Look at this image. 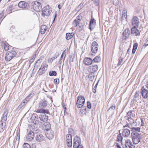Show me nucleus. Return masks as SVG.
Instances as JSON below:
<instances>
[{
	"instance_id": "1",
	"label": "nucleus",
	"mask_w": 148,
	"mask_h": 148,
	"mask_svg": "<svg viewBox=\"0 0 148 148\" xmlns=\"http://www.w3.org/2000/svg\"><path fill=\"white\" fill-rule=\"evenodd\" d=\"M36 112L40 113L39 115V118L41 121L45 122L48 120V116L46 115L45 113L48 114L49 113V112L48 110H46L42 108L38 109Z\"/></svg>"
},
{
	"instance_id": "2",
	"label": "nucleus",
	"mask_w": 148,
	"mask_h": 148,
	"mask_svg": "<svg viewBox=\"0 0 148 148\" xmlns=\"http://www.w3.org/2000/svg\"><path fill=\"white\" fill-rule=\"evenodd\" d=\"M42 9V15L43 17H45V16H49L52 11L51 8L48 5L44 7Z\"/></svg>"
},
{
	"instance_id": "3",
	"label": "nucleus",
	"mask_w": 148,
	"mask_h": 148,
	"mask_svg": "<svg viewBox=\"0 0 148 148\" xmlns=\"http://www.w3.org/2000/svg\"><path fill=\"white\" fill-rule=\"evenodd\" d=\"M85 99L84 97L82 95H79L77 100L76 105L78 108H81L84 105Z\"/></svg>"
},
{
	"instance_id": "4",
	"label": "nucleus",
	"mask_w": 148,
	"mask_h": 148,
	"mask_svg": "<svg viewBox=\"0 0 148 148\" xmlns=\"http://www.w3.org/2000/svg\"><path fill=\"white\" fill-rule=\"evenodd\" d=\"M16 52L14 51H8L6 53L5 60L7 61H10L16 56Z\"/></svg>"
},
{
	"instance_id": "5",
	"label": "nucleus",
	"mask_w": 148,
	"mask_h": 148,
	"mask_svg": "<svg viewBox=\"0 0 148 148\" xmlns=\"http://www.w3.org/2000/svg\"><path fill=\"white\" fill-rule=\"evenodd\" d=\"M131 136L132 142L135 145L138 144L142 138L141 135L140 134H136L134 135H132Z\"/></svg>"
},
{
	"instance_id": "6",
	"label": "nucleus",
	"mask_w": 148,
	"mask_h": 148,
	"mask_svg": "<svg viewBox=\"0 0 148 148\" xmlns=\"http://www.w3.org/2000/svg\"><path fill=\"white\" fill-rule=\"evenodd\" d=\"M32 8L35 11L38 12L42 9L40 3L38 1H34L32 3Z\"/></svg>"
},
{
	"instance_id": "7",
	"label": "nucleus",
	"mask_w": 148,
	"mask_h": 148,
	"mask_svg": "<svg viewBox=\"0 0 148 148\" xmlns=\"http://www.w3.org/2000/svg\"><path fill=\"white\" fill-rule=\"evenodd\" d=\"M32 120L33 123L35 125H40L42 122L41 121H39L38 115L34 113L32 115Z\"/></svg>"
},
{
	"instance_id": "8",
	"label": "nucleus",
	"mask_w": 148,
	"mask_h": 148,
	"mask_svg": "<svg viewBox=\"0 0 148 148\" xmlns=\"http://www.w3.org/2000/svg\"><path fill=\"white\" fill-rule=\"evenodd\" d=\"M66 141L67 146L69 147H71L72 146V136L71 134L67 135L66 138Z\"/></svg>"
},
{
	"instance_id": "9",
	"label": "nucleus",
	"mask_w": 148,
	"mask_h": 148,
	"mask_svg": "<svg viewBox=\"0 0 148 148\" xmlns=\"http://www.w3.org/2000/svg\"><path fill=\"white\" fill-rule=\"evenodd\" d=\"M98 44L95 41L93 42L91 46L92 52L94 53H96L98 49Z\"/></svg>"
},
{
	"instance_id": "10",
	"label": "nucleus",
	"mask_w": 148,
	"mask_h": 148,
	"mask_svg": "<svg viewBox=\"0 0 148 148\" xmlns=\"http://www.w3.org/2000/svg\"><path fill=\"white\" fill-rule=\"evenodd\" d=\"M131 21L133 27H138L139 19L137 16H133L132 19Z\"/></svg>"
},
{
	"instance_id": "11",
	"label": "nucleus",
	"mask_w": 148,
	"mask_h": 148,
	"mask_svg": "<svg viewBox=\"0 0 148 148\" xmlns=\"http://www.w3.org/2000/svg\"><path fill=\"white\" fill-rule=\"evenodd\" d=\"M138 27H133L131 29V33L134 36H139L140 35V32L137 29Z\"/></svg>"
},
{
	"instance_id": "12",
	"label": "nucleus",
	"mask_w": 148,
	"mask_h": 148,
	"mask_svg": "<svg viewBox=\"0 0 148 148\" xmlns=\"http://www.w3.org/2000/svg\"><path fill=\"white\" fill-rule=\"evenodd\" d=\"M130 33V30L129 28H127L125 30L123 34V39L125 40L129 37Z\"/></svg>"
},
{
	"instance_id": "13",
	"label": "nucleus",
	"mask_w": 148,
	"mask_h": 148,
	"mask_svg": "<svg viewBox=\"0 0 148 148\" xmlns=\"http://www.w3.org/2000/svg\"><path fill=\"white\" fill-rule=\"evenodd\" d=\"M141 93L143 97L146 99L148 97V90L143 87L141 89Z\"/></svg>"
},
{
	"instance_id": "14",
	"label": "nucleus",
	"mask_w": 148,
	"mask_h": 148,
	"mask_svg": "<svg viewBox=\"0 0 148 148\" xmlns=\"http://www.w3.org/2000/svg\"><path fill=\"white\" fill-rule=\"evenodd\" d=\"M47 70V66H41L40 68L39 69V70L38 71V74L39 75H41L44 74L46 70Z\"/></svg>"
},
{
	"instance_id": "15",
	"label": "nucleus",
	"mask_w": 148,
	"mask_h": 148,
	"mask_svg": "<svg viewBox=\"0 0 148 148\" xmlns=\"http://www.w3.org/2000/svg\"><path fill=\"white\" fill-rule=\"evenodd\" d=\"M19 7L23 9H25L28 7V4L27 3L24 1H21L18 4Z\"/></svg>"
},
{
	"instance_id": "16",
	"label": "nucleus",
	"mask_w": 148,
	"mask_h": 148,
	"mask_svg": "<svg viewBox=\"0 0 148 148\" xmlns=\"http://www.w3.org/2000/svg\"><path fill=\"white\" fill-rule=\"evenodd\" d=\"M131 131L132 132L131 135H134L136 134H139L138 132H140V128L139 127H130Z\"/></svg>"
},
{
	"instance_id": "17",
	"label": "nucleus",
	"mask_w": 148,
	"mask_h": 148,
	"mask_svg": "<svg viewBox=\"0 0 148 148\" xmlns=\"http://www.w3.org/2000/svg\"><path fill=\"white\" fill-rule=\"evenodd\" d=\"M93 60L90 58L86 57L84 60V64L86 65L89 66L91 65L92 63Z\"/></svg>"
},
{
	"instance_id": "18",
	"label": "nucleus",
	"mask_w": 148,
	"mask_h": 148,
	"mask_svg": "<svg viewBox=\"0 0 148 148\" xmlns=\"http://www.w3.org/2000/svg\"><path fill=\"white\" fill-rule=\"evenodd\" d=\"M54 135V132L52 130L47 132L45 133L46 137L49 140L52 139Z\"/></svg>"
},
{
	"instance_id": "19",
	"label": "nucleus",
	"mask_w": 148,
	"mask_h": 148,
	"mask_svg": "<svg viewBox=\"0 0 148 148\" xmlns=\"http://www.w3.org/2000/svg\"><path fill=\"white\" fill-rule=\"evenodd\" d=\"M47 101L46 100H42L40 101L38 104V109H40V108H45L47 106Z\"/></svg>"
},
{
	"instance_id": "20",
	"label": "nucleus",
	"mask_w": 148,
	"mask_h": 148,
	"mask_svg": "<svg viewBox=\"0 0 148 148\" xmlns=\"http://www.w3.org/2000/svg\"><path fill=\"white\" fill-rule=\"evenodd\" d=\"M98 69V67L97 65H92L89 67L88 71L90 73H94Z\"/></svg>"
},
{
	"instance_id": "21",
	"label": "nucleus",
	"mask_w": 148,
	"mask_h": 148,
	"mask_svg": "<svg viewBox=\"0 0 148 148\" xmlns=\"http://www.w3.org/2000/svg\"><path fill=\"white\" fill-rule=\"evenodd\" d=\"M33 132L30 131L29 132L26 136V138L29 141H31L33 139L34 137Z\"/></svg>"
},
{
	"instance_id": "22",
	"label": "nucleus",
	"mask_w": 148,
	"mask_h": 148,
	"mask_svg": "<svg viewBox=\"0 0 148 148\" xmlns=\"http://www.w3.org/2000/svg\"><path fill=\"white\" fill-rule=\"evenodd\" d=\"M44 137L43 135L40 134H38L36 136V139L38 142H41L44 140Z\"/></svg>"
},
{
	"instance_id": "23",
	"label": "nucleus",
	"mask_w": 148,
	"mask_h": 148,
	"mask_svg": "<svg viewBox=\"0 0 148 148\" xmlns=\"http://www.w3.org/2000/svg\"><path fill=\"white\" fill-rule=\"evenodd\" d=\"M51 125L50 123L49 122H45L43 126V130H48L50 129Z\"/></svg>"
},
{
	"instance_id": "24",
	"label": "nucleus",
	"mask_w": 148,
	"mask_h": 148,
	"mask_svg": "<svg viewBox=\"0 0 148 148\" xmlns=\"http://www.w3.org/2000/svg\"><path fill=\"white\" fill-rule=\"evenodd\" d=\"M8 113L7 110H5L4 111L3 115V118L1 121V122H3L6 123L7 119V116Z\"/></svg>"
},
{
	"instance_id": "25",
	"label": "nucleus",
	"mask_w": 148,
	"mask_h": 148,
	"mask_svg": "<svg viewBox=\"0 0 148 148\" xmlns=\"http://www.w3.org/2000/svg\"><path fill=\"white\" fill-rule=\"evenodd\" d=\"M122 132V136L124 137H128L130 134V130L128 129H123Z\"/></svg>"
},
{
	"instance_id": "26",
	"label": "nucleus",
	"mask_w": 148,
	"mask_h": 148,
	"mask_svg": "<svg viewBox=\"0 0 148 148\" xmlns=\"http://www.w3.org/2000/svg\"><path fill=\"white\" fill-rule=\"evenodd\" d=\"M47 29V27L45 25H42L40 27V32L41 34H45Z\"/></svg>"
},
{
	"instance_id": "27",
	"label": "nucleus",
	"mask_w": 148,
	"mask_h": 148,
	"mask_svg": "<svg viewBox=\"0 0 148 148\" xmlns=\"http://www.w3.org/2000/svg\"><path fill=\"white\" fill-rule=\"evenodd\" d=\"M133 111L130 110L127 112L125 117H127V119L130 120V119L133 117V115L132 114Z\"/></svg>"
},
{
	"instance_id": "28",
	"label": "nucleus",
	"mask_w": 148,
	"mask_h": 148,
	"mask_svg": "<svg viewBox=\"0 0 148 148\" xmlns=\"http://www.w3.org/2000/svg\"><path fill=\"white\" fill-rule=\"evenodd\" d=\"M95 23L94 22V19H92L90 20V23L89 25V27L90 30H91V29H92L95 26Z\"/></svg>"
},
{
	"instance_id": "29",
	"label": "nucleus",
	"mask_w": 148,
	"mask_h": 148,
	"mask_svg": "<svg viewBox=\"0 0 148 148\" xmlns=\"http://www.w3.org/2000/svg\"><path fill=\"white\" fill-rule=\"evenodd\" d=\"M74 34H73V33H66V38L68 40L71 38H72L73 35Z\"/></svg>"
},
{
	"instance_id": "30",
	"label": "nucleus",
	"mask_w": 148,
	"mask_h": 148,
	"mask_svg": "<svg viewBox=\"0 0 148 148\" xmlns=\"http://www.w3.org/2000/svg\"><path fill=\"white\" fill-rule=\"evenodd\" d=\"M123 138V137L121 136V134L120 133H119L117 136L116 141L119 142H121L122 143Z\"/></svg>"
},
{
	"instance_id": "31",
	"label": "nucleus",
	"mask_w": 148,
	"mask_h": 148,
	"mask_svg": "<svg viewBox=\"0 0 148 148\" xmlns=\"http://www.w3.org/2000/svg\"><path fill=\"white\" fill-rule=\"evenodd\" d=\"M1 123H0V131H3L5 128L6 123H5L3 122H1Z\"/></svg>"
},
{
	"instance_id": "32",
	"label": "nucleus",
	"mask_w": 148,
	"mask_h": 148,
	"mask_svg": "<svg viewBox=\"0 0 148 148\" xmlns=\"http://www.w3.org/2000/svg\"><path fill=\"white\" fill-rule=\"evenodd\" d=\"M131 141L129 139H127L125 140V146L126 148L127 147V146H129V145H130V144H131Z\"/></svg>"
},
{
	"instance_id": "33",
	"label": "nucleus",
	"mask_w": 148,
	"mask_h": 148,
	"mask_svg": "<svg viewBox=\"0 0 148 148\" xmlns=\"http://www.w3.org/2000/svg\"><path fill=\"white\" fill-rule=\"evenodd\" d=\"M94 73H90L88 75V78L90 81H92L94 79Z\"/></svg>"
},
{
	"instance_id": "34",
	"label": "nucleus",
	"mask_w": 148,
	"mask_h": 148,
	"mask_svg": "<svg viewBox=\"0 0 148 148\" xmlns=\"http://www.w3.org/2000/svg\"><path fill=\"white\" fill-rule=\"evenodd\" d=\"M3 45H3L5 50V51H7L9 49V45L7 43H2Z\"/></svg>"
},
{
	"instance_id": "35",
	"label": "nucleus",
	"mask_w": 148,
	"mask_h": 148,
	"mask_svg": "<svg viewBox=\"0 0 148 148\" xmlns=\"http://www.w3.org/2000/svg\"><path fill=\"white\" fill-rule=\"evenodd\" d=\"M101 58L100 56L96 57L93 59L94 61L96 62H99L101 61Z\"/></svg>"
},
{
	"instance_id": "36",
	"label": "nucleus",
	"mask_w": 148,
	"mask_h": 148,
	"mask_svg": "<svg viewBox=\"0 0 148 148\" xmlns=\"http://www.w3.org/2000/svg\"><path fill=\"white\" fill-rule=\"evenodd\" d=\"M73 142H76L77 143H81V139L80 138H79L77 136H76L73 140Z\"/></svg>"
},
{
	"instance_id": "37",
	"label": "nucleus",
	"mask_w": 148,
	"mask_h": 148,
	"mask_svg": "<svg viewBox=\"0 0 148 148\" xmlns=\"http://www.w3.org/2000/svg\"><path fill=\"white\" fill-rule=\"evenodd\" d=\"M80 22L75 19L73 23V25L75 27H76L79 24Z\"/></svg>"
},
{
	"instance_id": "38",
	"label": "nucleus",
	"mask_w": 148,
	"mask_h": 148,
	"mask_svg": "<svg viewBox=\"0 0 148 148\" xmlns=\"http://www.w3.org/2000/svg\"><path fill=\"white\" fill-rule=\"evenodd\" d=\"M116 108L114 104L112 105L109 108V109L108 110V111H110L113 112Z\"/></svg>"
},
{
	"instance_id": "39",
	"label": "nucleus",
	"mask_w": 148,
	"mask_h": 148,
	"mask_svg": "<svg viewBox=\"0 0 148 148\" xmlns=\"http://www.w3.org/2000/svg\"><path fill=\"white\" fill-rule=\"evenodd\" d=\"M57 75V73L55 71H50L49 73V75L51 76H56Z\"/></svg>"
},
{
	"instance_id": "40",
	"label": "nucleus",
	"mask_w": 148,
	"mask_h": 148,
	"mask_svg": "<svg viewBox=\"0 0 148 148\" xmlns=\"http://www.w3.org/2000/svg\"><path fill=\"white\" fill-rule=\"evenodd\" d=\"M127 14H122V16L121 17V21H123V20H126L127 21V16H126Z\"/></svg>"
},
{
	"instance_id": "41",
	"label": "nucleus",
	"mask_w": 148,
	"mask_h": 148,
	"mask_svg": "<svg viewBox=\"0 0 148 148\" xmlns=\"http://www.w3.org/2000/svg\"><path fill=\"white\" fill-rule=\"evenodd\" d=\"M119 58V62L117 64V66H119L121 65V63L123 62V58ZM123 64H122V65Z\"/></svg>"
},
{
	"instance_id": "42",
	"label": "nucleus",
	"mask_w": 148,
	"mask_h": 148,
	"mask_svg": "<svg viewBox=\"0 0 148 148\" xmlns=\"http://www.w3.org/2000/svg\"><path fill=\"white\" fill-rule=\"evenodd\" d=\"M23 148H31L30 145L27 143H24L23 145Z\"/></svg>"
},
{
	"instance_id": "43",
	"label": "nucleus",
	"mask_w": 148,
	"mask_h": 148,
	"mask_svg": "<svg viewBox=\"0 0 148 148\" xmlns=\"http://www.w3.org/2000/svg\"><path fill=\"white\" fill-rule=\"evenodd\" d=\"M73 147L74 148H77V147L79 146L80 144H81V143H77L76 142H73Z\"/></svg>"
},
{
	"instance_id": "44",
	"label": "nucleus",
	"mask_w": 148,
	"mask_h": 148,
	"mask_svg": "<svg viewBox=\"0 0 148 148\" xmlns=\"http://www.w3.org/2000/svg\"><path fill=\"white\" fill-rule=\"evenodd\" d=\"M92 1L96 6H98L99 5V0H92Z\"/></svg>"
},
{
	"instance_id": "45",
	"label": "nucleus",
	"mask_w": 148,
	"mask_h": 148,
	"mask_svg": "<svg viewBox=\"0 0 148 148\" xmlns=\"http://www.w3.org/2000/svg\"><path fill=\"white\" fill-rule=\"evenodd\" d=\"M28 101V98H25L23 100L21 103L23 104L24 105H25L27 102Z\"/></svg>"
},
{
	"instance_id": "46",
	"label": "nucleus",
	"mask_w": 148,
	"mask_h": 148,
	"mask_svg": "<svg viewBox=\"0 0 148 148\" xmlns=\"http://www.w3.org/2000/svg\"><path fill=\"white\" fill-rule=\"evenodd\" d=\"M64 55V52H63L61 56V57L59 62V63L60 64H61V63L62 62V59Z\"/></svg>"
},
{
	"instance_id": "47",
	"label": "nucleus",
	"mask_w": 148,
	"mask_h": 148,
	"mask_svg": "<svg viewBox=\"0 0 148 148\" xmlns=\"http://www.w3.org/2000/svg\"><path fill=\"white\" fill-rule=\"evenodd\" d=\"M138 46V44L137 43H135L133 46V48L132 49L136 50L137 49Z\"/></svg>"
},
{
	"instance_id": "48",
	"label": "nucleus",
	"mask_w": 148,
	"mask_h": 148,
	"mask_svg": "<svg viewBox=\"0 0 148 148\" xmlns=\"http://www.w3.org/2000/svg\"><path fill=\"white\" fill-rule=\"evenodd\" d=\"M99 80L97 82V83L96 84L95 86L94 87V88H93V92L94 93H95L96 92V89L97 88V85L98 84V83L99 82Z\"/></svg>"
},
{
	"instance_id": "49",
	"label": "nucleus",
	"mask_w": 148,
	"mask_h": 148,
	"mask_svg": "<svg viewBox=\"0 0 148 148\" xmlns=\"http://www.w3.org/2000/svg\"><path fill=\"white\" fill-rule=\"evenodd\" d=\"M82 19V16L79 15L75 19L77 21H79L80 22L81 21V20Z\"/></svg>"
},
{
	"instance_id": "50",
	"label": "nucleus",
	"mask_w": 148,
	"mask_h": 148,
	"mask_svg": "<svg viewBox=\"0 0 148 148\" xmlns=\"http://www.w3.org/2000/svg\"><path fill=\"white\" fill-rule=\"evenodd\" d=\"M87 107L89 109H90L91 108V105L90 102L88 101L87 102Z\"/></svg>"
},
{
	"instance_id": "51",
	"label": "nucleus",
	"mask_w": 148,
	"mask_h": 148,
	"mask_svg": "<svg viewBox=\"0 0 148 148\" xmlns=\"http://www.w3.org/2000/svg\"><path fill=\"white\" fill-rule=\"evenodd\" d=\"M54 82L56 84H58L59 83V80L58 79H54Z\"/></svg>"
},
{
	"instance_id": "52",
	"label": "nucleus",
	"mask_w": 148,
	"mask_h": 148,
	"mask_svg": "<svg viewBox=\"0 0 148 148\" xmlns=\"http://www.w3.org/2000/svg\"><path fill=\"white\" fill-rule=\"evenodd\" d=\"M139 97V94L138 92H136L134 95L135 98H138Z\"/></svg>"
},
{
	"instance_id": "53",
	"label": "nucleus",
	"mask_w": 148,
	"mask_h": 148,
	"mask_svg": "<svg viewBox=\"0 0 148 148\" xmlns=\"http://www.w3.org/2000/svg\"><path fill=\"white\" fill-rule=\"evenodd\" d=\"M86 106H84L83 107L82 109H81L80 110V112H81L82 111H84V112H85L86 113Z\"/></svg>"
},
{
	"instance_id": "54",
	"label": "nucleus",
	"mask_w": 148,
	"mask_h": 148,
	"mask_svg": "<svg viewBox=\"0 0 148 148\" xmlns=\"http://www.w3.org/2000/svg\"><path fill=\"white\" fill-rule=\"evenodd\" d=\"M128 121H129L130 123L131 124H132L134 123V121L133 119H132V118L130 119V120H128Z\"/></svg>"
},
{
	"instance_id": "55",
	"label": "nucleus",
	"mask_w": 148,
	"mask_h": 148,
	"mask_svg": "<svg viewBox=\"0 0 148 148\" xmlns=\"http://www.w3.org/2000/svg\"><path fill=\"white\" fill-rule=\"evenodd\" d=\"M24 105L22 103H21L20 105L18 106V109H21V108L23 107Z\"/></svg>"
},
{
	"instance_id": "56",
	"label": "nucleus",
	"mask_w": 148,
	"mask_h": 148,
	"mask_svg": "<svg viewBox=\"0 0 148 148\" xmlns=\"http://www.w3.org/2000/svg\"><path fill=\"white\" fill-rule=\"evenodd\" d=\"M79 29L80 31H81L83 29H84V25H79Z\"/></svg>"
},
{
	"instance_id": "57",
	"label": "nucleus",
	"mask_w": 148,
	"mask_h": 148,
	"mask_svg": "<svg viewBox=\"0 0 148 148\" xmlns=\"http://www.w3.org/2000/svg\"><path fill=\"white\" fill-rule=\"evenodd\" d=\"M130 126H131L130 125H129V124L128 123H127L126 124V125H125L124 126H123V128L128 127L130 128V127H130Z\"/></svg>"
},
{
	"instance_id": "58",
	"label": "nucleus",
	"mask_w": 148,
	"mask_h": 148,
	"mask_svg": "<svg viewBox=\"0 0 148 148\" xmlns=\"http://www.w3.org/2000/svg\"><path fill=\"white\" fill-rule=\"evenodd\" d=\"M116 144L115 145V148H122L118 143H116Z\"/></svg>"
},
{
	"instance_id": "59",
	"label": "nucleus",
	"mask_w": 148,
	"mask_h": 148,
	"mask_svg": "<svg viewBox=\"0 0 148 148\" xmlns=\"http://www.w3.org/2000/svg\"><path fill=\"white\" fill-rule=\"evenodd\" d=\"M130 144V145L131 146L130 147V148H135V146L133 145L132 142H131V144Z\"/></svg>"
},
{
	"instance_id": "60",
	"label": "nucleus",
	"mask_w": 148,
	"mask_h": 148,
	"mask_svg": "<svg viewBox=\"0 0 148 148\" xmlns=\"http://www.w3.org/2000/svg\"><path fill=\"white\" fill-rule=\"evenodd\" d=\"M31 95H32L31 94H30L26 98H28V101H29V99H30V98L32 97Z\"/></svg>"
},
{
	"instance_id": "61",
	"label": "nucleus",
	"mask_w": 148,
	"mask_h": 148,
	"mask_svg": "<svg viewBox=\"0 0 148 148\" xmlns=\"http://www.w3.org/2000/svg\"><path fill=\"white\" fill-rule=\"evenodd\" d=\"M4 13H0V19L2 18L3 16L4 15Z\"/></svg>"
},
{
	"instance_id": "62",
	"label": "nucleus",
	"mask_w": 148,
	"mask_h": 148,
	"mask_svg": "<svg viewBox=\"0 0 148 148\" xmlns=\"http://www.w3.org/2000/svg\"><path fill=\"white\" fill-rule=\"evenodd\" d=\"M77 148H83V146L82 145L80 144Z\"/></svg>"
},
{
	"instance_id": "63",
	"label": "nucleus",
	"mask_w": 148,
	"mask_h": 148,
	"mask_svg": "<svg viewBox=\"0 0 148 148\" xmlns=\"http://www.w3.org/2000/svg\"><path fill=\"white\" fill-rule=\"evenodd\" d=\"M12 6L11 5H10V6L9 7L8 9L9 10H10V11H11L12 10Z\"/></svg>"
},
{
	"instance_id": "64",
	"label": "nucleus",
	"mask_w": 148,
	"mask_h": 148,
	"mask_svg": "<svg viewBox=\"0 0 148 148\" xmlns=\"http://www.w3.org/2000/svg\"><path fill=\"white\" fill-rule=\"evenodd\" d=\"M54 19H53V22L55 21V18H56V16H57V14H56V13H55V14H54Z\"/></svg>"
}]
</instances>
